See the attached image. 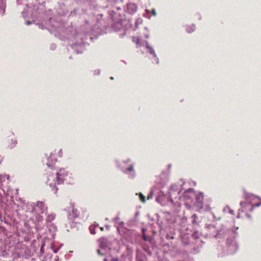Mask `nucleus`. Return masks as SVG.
<instances>
[{
	"instance_id": "nucleus-49",
	"label": "nucleus",
	"mask_w": 261,
	"mask_h": 261,
	"mask_svg": "<svg viewBox=\"0 0 261 261\" xmlns=\"http://www.w3.org/2000/svg\"><path fill=\"white\" fill-rule=\"evenodd\" d=\"M86 23L87 24H88V22L86 20Z\"/></svg>"
},
{
	"instance_id": "nucleus-27",
	"label": "nucleus",
	"mask_w": 261,
	"mask_h": 261,
	"mask_svg": "<svg viewBox=\"0 0 261 261\" xmlns=\"http://www.w3.org/2000/svg\"><path fill=\"white\" fill-rule=\"evenodd\" d=\"M152 197V191H151L149 195H148L147 199H151Z\"/></svg>"
},
{
	"instance_id": "nucleus-43",
	"label": "nucleus",
	"mask_w": 261,
	"mask_h": 261,
	"mask_svg": "<svg viewBox=\"0 0 261 261\" xmlns=\"http://www.w3.org/2000/svg\"><path fill=\"white\" fill-rule=\"evenodd\" d=\"M146 12H147L148 13H149V11L148 10H146Z\"/></svg>"
},
{
	"instance_id": "nucleus-13",
	"label": "nucleus",
	"mask_w": 261,
	"mask_h": 261,
	"mask_svg": "<svg viewBox=\"0 0 261 261\" xmlns=\"http://www.w3.org/2000/svg\"><path fill=\"white\" fill-rule=\"evenodd\" d=\"M128 172H130L129 177L131 178H134L135 176V173L134 172V168L132 165L130 166L128 168L126 169L125 173H127Z\"/></svg>"
},
{
	"instance_id": "nucleus-10",
	"label": "nucleus",
	"mask_w": 261,
	"mask_h": 261,
	"mask_svg": "<svg viewBox=\"0 0 261 261\" xmlns=\"http://www.w3.org/2000/svg\"><path fill=\"white\" fill-rule=\"evenodd\" d=\"M146 48L148 49V52H149L151 55H152L153 57L154 58V62H155L156 63H158L159 59L157 58L155 51L153 47L150 46L147 42H146Z\"/></svg>"
},
{
	"instance_id": "nucleus-23",
	"label": "nucleus",
	"mask_w": 261,
	"mask_h": 261,
	"mask_svg": "<svg viewBox=\"0 0 261 261\" xmlns=\"http://www.w3.org/2000/svg\"><path fill=\"white\" fill-rule=\"evenodd\" d=\"M226 208H228L229 210V212L230 214H232V215L234 214V211L233 210H230V207L227 206L224 208L223 211L224 212H226Z\"/></svg>"
},
{
	"instance_id": "nucleus-26",
	"label": "nucleus",
	"mask_w": 261,
	"mask_h": 261,
	"mask_svg": "<svg viewBox=\"0 0 261 261\" xmlns=\"http://www.w3.org/2000/svg\"><path fill=\"white\" fill-rule=\"evenodd\" d=\"M89 229H90V232L91 234H95L96 232H95V228L94 227H93L92 226H90Z\"/></svg>"
},
{
	"instance_id": "nucleus-11",
	"label": "nucleus",
	"mask_w": 261,
	"mask_h": 261,
	"mask_svg": "<svg viewBox=\"0 0 261 261\" xmlns=\"http://www.w3.org/2000/svg\"><path fill=\"white\" fill-rule=\"evenodd\" d=\"M107 241V239L105 238H101L99 239V242L100 249L105 250V251H107L108 248Z\"/></svg>"
},
{
	"instance_id": "nucleus-9",
	"label": "nucleus",
	"mask_w": 261,
	"mask_h": 261,
	"mask_svg": "<svg viewBox=\"0 0 261 261\" xmlns=\"http://www.w3.org/2000/svg\"><path fill=\"white\" fill-rule=\"evenodd\" d=\"M137 10V6L134 3L127 4L125 8V11L128 13L133 14L135 13Z\"/></svg>"
},
{
	"instance_id": "nucleus-31",
	"label": "nucleus",
	"mask_w": 261,
	"mask_h": 261,
	"mask_svg": "<svg viewBox=\"0 0 261 261\" xmlns=\"http://www.w3.org/2000/svg\"><path fill=\"white\" fill-rule=\"evenodd\" d=\"M100 70H97L95 71V74L99 75L100 74Z\"/></svg>"
},
{
	"instance_id": "nucleus-28",
	"label": "nucleus",
	"mask_w": 261,
	"mask_h": 261,
	"mask_svg": "<svg viewBox=\"0 0 261 261\" xmlns=\"http://www.w3.org/2000/svg\"><path fill=\"white\" fill-rule=\"evenodd\" d=\"M77 11V9H74V10L71 11V15H73L76 14Z\"/></svg>"
},
{
	"instance_id": "nucleus-46",
	"label": "nucleus",
	"mask_w": 261,
	"mask_h": 261,
	"mask_svg": "<svg viewBox=\"0 0 261 261\" xmlns=\"http://www.w3.org/2000/svg\"><path fill=\"white\" fill-rule=\"evenodd\" d=\"M147 253H148L149 254H150V255H151V252H150V251L147 252Z\"/></svg>"
},
{
	"instance_id": "nucleus-2",
	"label": "nucleus",
	"mask_w": 261,
	"mask_h": 261,
	"mask_svg": "<svg viewBox=\"0 0 261 261\" xmlns=\"http://www.w3.org/2000/svg\"><path fill=\"white\" fill-rule=\"evenodd\" d=\"M67 173L65 172L64 169H61L58 172L56 173V181L55 182H49L50 180H53L54 181V177L53 175H50L47 181V184L51 188L53 192L56 194L58 188L57 187V184L60 185L63 183L65 180V177L67 176Z\"/></svg>"
},
{
	"instance_id": "nucleus-19",
	"label": "nucleus",
	"mask_w": 261,
	"mask_h": 261,
	"mask_svg": "<svg viewBox=\"0 0 261 261\" xmlns=\"http://www.w3.org/2000/svg\"><path fill=\"white\" fill-rule=\"evenodd\" d=\"M6 178L7 180H9V176L8 175H1V176H0V182L1 183L3 182L5 180Z\"/></svg>"
},
{
	"instance_id": "nucleus-8",
	"label": "nucleus",
	"mask_w": 261,
	"mask_h": 261,
	"mask_svg": "<svg viewBox=\"0 0 261 261\" xmlns=\"http://www.w3.org/2000/svg\"><path fill=\"white\" fill-rule=\"evenodd\" d=\"M204 198V194L202 192H200L196 194V204L197 207L200 208H202L203 206V200Z\"/></svg>"
},
{
	"instance_id": "nucleus-3",
	"label": "nucleus",
	"mask_w": 261,
	"mask_h": 261,
	"mask_svg": "<svg viewBox=\"0 0 261 261\" xmlns=\"http://www.w3.org/2000/svg\"><path fill=\"white\" fill-rule=\"evenodd\" d=\"M32 207V210L31 212L36 214H43L47 209L43 202L41 201H38L36 203H34Z\"/></svg>"
},
{
	"instance_id": "nucleus-17",
	"label": "nucleus",
	"mask_w": 261,
	"mask_h": 261,
	"mask_svg": "<svg viewBox=\"0 0 261 261\" xmlns=\"http://www.w3.org/2000/svg\"><path fill=\"white\" fill-rule=\"evenodd\" d=\"M173 190H174V188L173 187H172L169 191V199L171 202H173V197H172V195L173 194V193L175 192L174 191H173Z\"/></svg>"
},
{
	"instance_id": "nucleus-22",
	"label": "nucleus",
	"mask_w": 261,
	"mask_h": 261,
	"mask_svg": "<svg viewBox=\"0 0 261 261\" xmlns=\"http://www.w3.org/2000/svg\"><path fill=\"white\" fill-rule=\"evenodd\" d=\"M114 221L117 223H119V225H122L124 224V223L123 222H119V218L118 217H117L114 219Z\"/></svg>"
},
{
	"instance_id": "nucleus-7",
	"label": "nucleus",
	"mask_w": 261,
	"mask_h": 261,
	"mask_svg": "<svg viewBox=\"0 0 261 261\" xmlns=\"http://www.w3.org/2000/svg\"><path fill=\"white\" fill-rule=\"evenodd\" d=\"M191 239L193 240L192 243L195 244L197 247L202 246L203 242L200 239V235L198 232H194L191 236Z\"/></svg>"
},
{
	"instance_id": "nucleus-51",
	"label": "nucleus",
	"mask_w": 261,
	"mask_h": 261,
	"mask_svg": "<svg viewBox=\"0 0 261 261\" xmlns=\"http://www.w3.org/2000/svg\"><path fill=\"white\" fill-rule=\"evenodd\" d=\"M179 193H180V192L179 191V192H177V194H179Z\"/></svg>"
},
{
	"instance_id": "nucleus-37",
	"label": "nucleus",
	"mask_w": 261,
	"mask_h": 261,
	"mask_svg": "<svg viewBox=\"0 0 261 261\" xmlns=\"http://www.w3.org/2000/svg\"><path fill=\"white\" fill-rule=\"evenodd\" d=\"M81 35H80V36L79 37L77 36V37L80 38V39H82V41H83V39H84L82 37H81Z\"/></svg>"
},
{
	"instance_id": "nucleus-25",
	"label": "nucleus",
	"mask_w": 261,
	"mask_h": 261,
	"mask_svg": "<svg viewBox=\"0 0 261 261\" xmlns=\"http://www.w3.org/2000/svg\"><path fill=\"white\" fill-rule=\"evenodd\" d=\"M37 216L36 217V220L38 221V222H41L43 220V218L42 216H40V214H37Z\"/></svg>"
},
{
	"instance_id": "nucleus-29",
	"label": "nucleus",
	"mask_w": 261,
	"mask_h": 261,
	"mask_svg": "<svg viewBox=\"0 0 261 261\" xmlns=\"http://www.w3.org/2000/svg\"><path fill=\"white\" fill-rule=\"evenodd\" d=\"M46 165H47L48 167L50 168L52 167V165H51V164L49 162V159H48Z\"/></svg>"
},
{
	"instance_id": "nucleus-41",
	"label": "nucleus",
	"mask_w": 261,
	"mask_h": 261,
	"mask_svg": "<svg viewBox=\"0 0 261 261\" xmlns=\"http://www.w3.org/2000/svg\"><path fill=\"white\" fill-rule=\"evenodd\" d=\"M145 37L146 38H148L149 37L148 35H145Z\"/></svg>"
},
{
	"instance_id": "nucleus-18",
	"label": "nucleus",
	"mask_w": 261,
	"mask_h": 261,
	"mask_svg": "<svg viewBox=\"0 0 261 261\" xmlns=\"http://www.w3.org/2000/svg\"><path fill=\"white\" fill-rule=\"evenodd\" d=\"M257 199H258L259 200V202L255 204H253L252 206V207L250 209V211L252 212L253 211V209L254 207H258L260 205H261V198L259 197H257Z\"/></svg>"
},
{
	"instance_id": "nucleus-1",
	"label": "nucleus",
	"mask_w": 261,
	"mask_h": 261,
	"mask_svg": "<svg viewBox=\"0 0 261 261\" xmlns=\"http://www.w3.org/2000/svg\"><path fill=\"white\" fill-rule=\"evenodd\" d=\"M238 228H232L230 230L227 231L228 238L226 241V246L228 254L234 253L238 249V246L234 240V238L237 236L236 230Z\"/></svg>"
},
{
	"instance_id": "nucleus-5",
	"label": "nucleus",
	"mask_w": 261,
	"mask_h": 261,
	"mask_svg": "<svg viewBox=\"0 0 261 261\" xmlns=\"http://www.w3.org/2000/svg\"><path fill=\"white\" fill-rule=\"evenodd\" d=\"M257 197L251 194H248L245 193V198L246 200V201H241L240 202V205L242 207L244 208L247 206L248 204H250L251 202L255 199H257Z\"/></svg>"
},
{
	"instance_id": "nucleus-12",
	"label": "nucleus",
	"mask_w": 261,
	"mask_h": 261,
	"mask_svg": "<svg viewBox=\"0 0 261 261\" xmlns=\"http://www.w3.org/2000/svg\"><path fill=\"white\" fill-rule=\"evenodd\" d=\"M6 1L0 0V16L3 15L5 12Z\"/></svg>"
},
{
	"instance_id": "nucleus-47",
	"label": "nucleus",
	"mask_w": 261,
	"mask_h": 261,
	"mask_svg": "<svg viewBox=\"0 0 261 261\" xmlns=\"http://www.w3.org/2000/svg\"><path fill=\"white\" fill-rule=\"evenodd\" d=\"M54 253H57V250H55L54 251Z\"/></svg>"
},
{
	"instance_id": "nucleus-14",
	"label": "nucleus",
	"mask_w": 261,
	"mask_h": 261,
	"mask_svg": "<svg viewBox=\"0 0 261 261\" xmlns=\"http://www.w3.org/2000/svg\"><path fill=\"white\" fill-rule=\"evenodd\" d=\"M77 217L78 215L77 214L76 211L73 210L72 213H70L68 215V218L70 220H74L75 218H77Z\"/></svg>"
},
{
	"instance_id": "nucleus-33",
	"label": "nucleus",
	"mask_w": 261,
	"mask_h": 261,
	"mask_svg": "<svg viewBox=\"0 0 261 261\" xmlns=\"http://www.w3.org/2000/svg\"><path fill=\"white\" fill-rule=\"evenodd\" d=\"M59 154L60 156H62V149H60L59 151Z\"/></svg>"
},
{
	"instance_id": "nucleus-35",
	"label": "nucleus",
	"mask_w": 261,
	"mask_h": 261,
	"mask_svg": "<svg viewBox=\"0 0 261 261\" xmlns=\"http://www.w3.org/2000/svg\"><path fill=\"white\" fill-rule=\"evenodd\" d=\"M152 13H153V15L154 16L156 15V12H155V11L154 9L152 10Z\"/></svg>"
},
{
	"instance_id": "nucleus-39",
	"label": "nucleus",
	"mask_w": 261,
	"mask_h": 261,
	"mask_svg": "<svg viewBox=\"0 0 261 261\" xmlns=\"http://www.w3.org/2000/svg\"><path fill=\"white\" fill-rule=\"evenodd\" d=\"M159 199H160V197H158L156 198V201H157L158 202H159Z\"/></svg>"
},
{
	"instance_id": "nucleus-16",
	"label": "nucleus",
	"mask_w": 261,
	"mask_h": 261,
	"mask_svg": "<svg viewBox=\"0 0 261 261\" xmlns=\"http://www.w3.org/2000/svg\"><path fill=\"white\" fill-rule=\"evenodd\" d=\"M195 29V25L194 24H192V25H189L187 27L186 30L188 33H191L193 32Z\"/></svg>"
},
{
	"instance_id": "nucleus-32",
	"label": "nucleus",
	"mask_w": 261,
	"mask_h": 261,
	"mask_svg": "<svg viewBox=\"0 0 261 261\" xmlns=\"http://www.w3.org/2000/svg\"><path fill=\"white\" fill-rule=\"evenodd\" d=\"M56 45L55 44H52L50 46L51 49L54 50L56 48Z\"/></svg>"
},
{
	"instance_id": "nucleus-48",
	"label": "nucleus",
	"mask_w": 261,
	"mask_h": 261,
	"mask_svg": "<svg viewBox=\"0 0 261 261\" xmlns=\"http://www.w3.org/2000/svg\"><path fill=\"white\" fill-rule=\"evenodd\" d=\"M103 260H104V261H108V260H107V258H105V259H103Z\"/></svg>"
},
{
	"instance_id": "nucleus-44",
	"label": "nucleus",
	"mask_w": 261,
	"mask_h": 261,
	"mask_svg": "<svg viewBox=\"0 0 261 261\" xmlns=\"http://www.w3.org/2000/svg\"><path fill=\"white\" fill-rule=\"evenodd\" d=\"M110 79H111V80H113L114 79V77H112V76H111V77H110Z\"/></svg>"
},
{
	"instance_id": "nucleus-6",
	"label": "nucleus",
	"mask_w": 261,
	"mask_h": 261,
	"mask_svg": "<svg viewBox=\"0 0 261 261\" xmlns=\"http://www.w3.org/2000/svg\"><path fill=\"white\" fill-rule=\"evenodd\" d=\"M85 45L84 41H81L80 42H75L71 46L77 54H81L85 50Z\"/></svg>"
},
{
	"instance_id": "nucleus-21",
	"label": "nucleus",
	"mask_w": 261,
	"mask_h": 261,
	"mask_svg": "<svg viewBox=\"0 0 261 261\" xmlns=\"http://www.w3.org/2000/svg\"><path fill=\"white\" fill-rule=\"evenodd\" d=\"M97 252L100 255H104L106 251H105V250H102L101 249L97 250Z\"/></svg>"
},
{
	"instance_id": "nucleus-4",
	"label": "nucleus",
	"mask_w": 261,
	"mask_h": 261,
	"mask_svg": "<svg viewBox=\"0 0 261 261\" xmlns=\"http://www.w3.org/2000/svg\"><path fill=\"white\" fill-rule=\"evenodd\" d=\"M207 228L210 230V235L215 238H221L224 236V230H217L216 227L212 225L208 226Z\"/></svg>"
},
{
	"instance_id": "nucleus-30",
	"label": "nucleus",
	"mask_w": 261,
	"mask_h": 261,
	"mask_svg": "<svg viewBox=\"0 0 261 261\" xmlns=\"http://www.w3.org/2000/svg\"><path fill=\"white\" fill-rule=\"evenodd\" d=\"M111 261H120L119 259L117 257H113L111 259Z\"/></svg>"
},
{
	"instance_id": "nucleus-24",
	"label": "nucleus",
	"mask_w": 261,
	"mask_h": 261,
	"mask_svg": "<svg viewBox=\"0 0 261 261\" xmlns=\"http://www.w3.org/2000/svg\"><path fill=\"white\" fill-rule=\"evenodd\" d=\"M139 196H140V198L141 201L142 202H144L145 201V196L142 193H141L139 194Z\"/></svg>"
},
{
	"instance_id": "nucleus-52",
	"label": "nucleus",
	"mask_w": 261,
	"mask_h": 261,
	"mask_svg": "<svg viewBox=\"0 0 261 261\" xmlns=\"http://www.w3.org/2000/svg\"><path fill=\"white\" fill-rule=\"evenodd\" d=\"M227 211H229V210H228V208H226V212H227Z\"/></svg>"
},
{
	"instance_id": "nucleus-34",
	"label": "nucleus",
	"mask_w": 261,
	"mask_h": 261,
	"mask_svg": "<svg viewBox=\"0 0 261 261\" xmlns=\"http://www.w3.org/2000/svg\"><path fill=\"white\" fill-rule=\"evenodd\" d=\"M143 239L144 241H147V237H146V236L144 234L143 235Z\"/></svg>"
},
{
	"instance_id": "nucleus-15",
	"label": "nucleus",
	"mask_w": 261,
	"mask_h": 261,
	"mask_svg": "<svg viewBox=\"0 0 261 261\" xmlns=\"http://www.w3.org/2000/svg\"><path fill=\"white\" fill-rule=\"evenodd\" d=\"M55 218V215L53 213L48 214L46 219V221L47 223L51 222L53 220H54Z\"/></svg>"
},
{
	"instance_id": "nucleus-50",
	"label": "nucleus",
	"mask_w": 261,
	"mask_h": 261,
	"mask_svg": "<svg viewBox=\"0 0 261 261\" xmlns=\"http://www.w3.org/2000/svg\"><path fill=\"white\" fill-rule=\"evenodd\" d=\"M247 216H248V217H250V215H247Z\"/></svg>"
},
{
	"instance_id": "nucleus-36",
	"label": "nucleus",
	"mask_w": 261,
	"mask_h": 261,
	"mask_svg": "<svg viewBox=\"0 0 261 261\" xmlns=\"http://www.w3.org/2000/svg\"><path fill=\"white\" fill-rule=\"evenodd\" d=\"M31 23V22L30 21H27L26 22H25V24L27 25H29Z\"/></svg>"
},
{
	"instance_id": "nucleus-40",
	"label": "nucleus",
	"mask_w": 261,
	"mask_h": 261,
	"mask_svg": "<svg viewBox=\"0 0 261 261\" xmlns=\"http://www.w3.org/2000/svg\"><path fill=\"white\" fill-rule=\"evenodd\" d=\"M53 229H55V230H56V229H57V227H56V226H53Z\"/></svg>"
},
{
	"instance_id": "nucleus-38",
	"label": "nucleus",
	"mask_w": 261,
	"mask_h": 261,
	"mask_svg": "<svg viewBox=\"0 0 261 261\" xmlns=\"http://www.w3.org/2000/svg\"><path fill=\"white\" fill-rule=\"evenodd\" d=\"M182 242H183V243H184V244H187V245H188V244H189V243H188V242H186L185 241L184 239H183V240H182Z\"/></svg>"
},
{
	"instance_id": "nucleus-45",
	"label": "nucleus",
	"mask_w": 261,
	"mask_h": 261,
	"mask_svg": "<svg viewBox=\"0 0 261 261\" xmlns=\"http://www.w3.org/2000/svg\"><path fill=\"white\" fill-rule=\"evenodd\" d=\"M100 229H101V230H103V227H100Z\"/></svg>"
},
{
	"instance_id": "nucleus-20",
	"label": "nucleus",
	"mask_w": 261,
	"mask_h": 261,
	"mask_svg": "<svg viewBox=\"0 0 261 261\" xmlns=\"http://www.w3.org/2000/svg\"><path fill=\"white\" fill-rule=\"evenodd\" d=\"M17 143V140H16V139L15 138L12 139H11V143L10 144L11 148L14 147L16 146Z\"/></svg>"
},
{
	"instance_id": "nucleus-42",
	"label": "nucleus",
	"mask_w": 261,
	"mask_h": 261,
	"mask_svg": "<svg viewBox=\"0 0 261 261\" xmlns=\"http://www.w3.org/2000/svg\"><path fill=\"white\" fill-rule=\"evenodd\" d=\"M193 189L192 188H191V189H189V191H193Z\"/></svg>"
}]
</instances>
